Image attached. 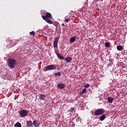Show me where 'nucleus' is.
<instances>
[{"label": "nucleus", "instance_id": "nucleus-1", "mask_svg": "<svg viewBox=\"0 0 127 127\" xmlns=\"http://www.w3.org/2000/svg\"><path fill=\"white\" fill-rule=\"evenodd\" d=\"M8 67L13 69L15 68V65H16V61L13 59H8Z\"/></svg>", "mask_w": 127, "mask_h": 127}, {"label": "nucleus", "instance_id": "nucleus-2", "mask_svg": "<svg viewBox=\"0 0 127 127\" xmlns=\"http://www.w3.org/2000/svg\"><path fill=\"white\" fill-rule=\"evenodd\" d=\"M28 113H29V111L23 109L19 112V114L21 118H25V117H27Z\"/></svg>", "mask_w": 127, "mask_h": 127}, {"label": "nucleus", "instance_id": "nucleus-3", "mask_svg": "<svg viewBox=\"0 0 127 127\" xmlns=\"http://www.w3.org/2000/svg\"><path fill=\"white\" fill-rule=\"evenodd\" d=\"M56 69V66L54 64H51L47 66L43 69L44 72H47V71H50V70H55Z\"/></svg>", "mask_w": 127, "mask_h": 127}, {"label": "nucleus", "instance_id": "nucleus-4", "mask_svg": "<svg viewBox=\"0 0 127 127\" xmlns=\"http://www.w3.org/2000/svg\"><path fill=\"white\" fill-rule=\"evenodd\" d=\"M106 111L103 109H98L94 112V116H101L103 114H105Z\"/></svg>", "mask_w": 127, "mask_h": 127}, {"label": "nucleus", "instance_id": "nucleus-5", "mask_svg": "<svg viewBox=\"0 0 127 127\" xmlns=\"http://www.w3.org/2000/svg\"><path fill=\"white\" fill-rule=\"evenodd\" d=\"M43 19H48L52 17V15L49 12H47L45 16H42Z\"/></svg>", "mask_w": 127, "mask_h": 127}, {"label": "nucleus", "instance_id": "nucleus-6", "mask_svg": "<svg viewBox=\"0 0 127 127\" xmlns=\"http://www.w3.org/2000/svg\"><path fill=\"white\" fill-rule=\"evenodd\" d=\"M58 41H59V37H56L54 41V48L58 47Z\"/></svg>", "mask_w": 127, "mask_h": 127}, {"label": "nucleus", "instance_id": "nucleus-7", "mask_svg": "<svg viewBox=\"0 0 127 127\" xmlns=\"http://www.w3.org/2000/svg\"><path fill=\"white\" fill-rule=\"evenodd\" d=\"M33 125L34 127H40V123H39V122L37 120H34L33 122Z\"/></svg>", "mask_w": 127, "mask_h": 127}, {"label": "nucleus", "instance_id": "nucleus-8", "mask_svg": "<svg viewBox=\"0 0 127 127\" xmlns=\"http://www.w3.org/2000/svg\"><path fill=\"white\" fill-rule=\"evenodd\" d=\"M65 84L64 83H58L57 84V87L59 88V89H64V88H65Z\"/></svg>", "mask_w": 127, "mask_h": 127}, {"label": "nucleus", "instance_id": "nucleus-9", "mask_svg": "<svg viewBox=\"0 0 127 127\" xmlns=\"http://www.w3.org/2000/svg\"><path fill=\"white\" fill-rule=\"evenodd\" d=\"M40 100H43L44 101L45 100V98H46V96L44 94H40L39 96Z\"/></svg>", "mask_w": 127, "mask_h": 127}, {"label": "nucleus", "instance_id": "nucleus-10", "mask_svg": "<svg viewBox=\"0 0 127 127\" xmlns=\"http://www.w3.org/2000/svg\"><path fill=\"white\" fill-rule=\"evenodd\" d=\"M106 119V115H102L101 117L99 118V120L101 122H103V121H105Z\"/></svg>", "mask_w": 127, "mask_h": 127}, {"label": "nucleus", "instance_id": "nucleus-11", "mask_svg": "<svg viewBox=\"0 0 127 127\" xmlns=\"http://www.w3.org/2000/svg\"><path fill=\"white\" fill-rule=\"evenodd\" d=\"M107 100L108 103H112L114 102V98L109 96L108 97Z\"/></svg>", "mask_w": 127, "mask_h": 127}, {"label": "nucleus", "instance_id": "nucleus-12", "mask_svg": "<svg viewBox=\"0 0 127 127\" xmlns=\"http://www.w3.org/2000/svg\"><path fill=\"white\" fill-rule=\"evenodd\" d=\"M57 56L59 59L61 60H64V57H63L60 53L57 54Z\"/></svg>", "mask_w": 127, "mask_h": 127}, {"label": "nucleus", "instance_id": "nucleus-13", "mask_svg": "<svg viewBox=\"0 0 127 127\" xmlns=\"http://www.w3.org/2000/svg\"><path fill=\"white\" fill-rule=\"evenodd\" d=\"M32 126V122L28 121L26 122V126L28 127H30Z\"/></svg>", "mask_w": 127, "mask_h": 127}, {"label": "nucleus", "instance_id": "nucleus-14", "mask_svg": "<svg viewBox=\"0 0 127 127\" xmlns=\"http://www.w3.org/2000/svg\"><path fill=\"white\" fill-rule=\"evenodd\" d=\"M44 20H45V21L48 23H49V24H53V21H51V20L49 19V18L44 19Z\"/></svg>", "mask_w": 127, "mask_h": 127}, {"label": "nucleus", "instance_id": "nucleus-15", "mask_svg": "<svg viewBox=\"0 0 127 127\" xmlns=\"http://www.w3.org/2000/svg\"><path fill=\"white\" fill-rule=\"evenodd\" d=\"M75 40H76V37H75L74 36L71 37L69 39V41H70V42H71V43L75 42Z\"/></svg>", "mask_w": 127, "mask_h": 127}, {"label": "nucleus", "instance_id": "nucleus-16", "mask_svg": "<svg viewBox=\"0 0 127 127\" xmlns=\"http://www.w3.org/2000/svg\"><path fill=\"white\" fill-rule=\"evenodd\" d=\"M65 61L69 63V62H71V61H72V58L67 57L66 58H65Z\"/></svg>", "mask_w": 127, "mask_h": 127}, {"label": "nucleus", "instance_id": "nucleus-17", "mask_svg": "<svg viewBox=\"0 0 127 127\" xmlns=\"http://www.w3.org/2000/svg\"><path fill=\"white\" fill-rule=\"evenodd\" d=\"M61 74H62V72L60 71L59 72H55L54 73L55 77H57V76H59L60 77L61 76Z\"/></svg>", "mask_w": 127, "mask_h": 127}, {"label": "nucleus", "instance_id": "nucleus-18", "mask_svg": "<svg viewBox=\"0 0 127 127\" xmlns=\"http://www.w3.org/2000/svg\"><path fill=\"white\" fill-rule=\"evenodd\" d=\"M117 49L118 51H122L123 50V47L121 45L117 46Z\"/></svg>", "mask_w": 127, "mask_h": 127}, {"label": "nucleus", "instance_id": "nucleus-19", "mask_svg": "<svg viewBox=\"0 0 127 127\" xmlns=\"http://www.w3.org/2000/svg\"><path fill=\"white\" fill-rule=\"evenodd\" d=\"M14 126V127H21V124L20 123H17Z\"/></svg>", "mask_w": 127, "mask_h": 127}, {"label": "nucleus", "instance_id": "nucleus-20", "mask_svg": "<svg viewBox=\"0 0 127 127\" xmlns=\"http://www.w3.org/2000/svg\"><path fill=\"white\" fill-rule=\"evenodd\" d=\"M87 92V89L86 88H83L82 89V90L81 92H80L81 95H83V94H85Z\"/></svg>", "mask_w": 127, "mask_h": 127}, {"label": "nucleus", "instance_id": "nucleus-21", "mask_svg": "<svg viewBox=\"0 0 127 127\" xmlns=\"http://www.w3.org/2000/svg\"><path fill=\"white\" fill-rule=\"evenodd\" d=\"M105 47H107V48H108V47H110V42H107L105 43Z\"/></svg>", "mask_w": 127, "mask_h": 127}, {"label": "nucleus", "instance_id": "nucleus-22", "mask_svg": "<svg viewBox=\"0 0 127 127\" xmlns=\"http://www.w3.org/2000/svg\"><path fill=\"white\" fill-rule=\"evenodd\" d=\"M74 110H75L74 108H71L69 110V112H70V113H73V112L74 111Z\"/></svg>", "mask_w": 127, "mask_h": 127}, {"label": "nucleus", "instance_id": "nucleus-23", "mask_svg": "<svg viewBox=\"0 0 127 127\" xmlns=\"http://www.w3.org/2000/svg\"><path fill=\"white\" fill-rule=\"evenodd\" d=\"M89 87H90V84L89 83H86L85 85H84V87L85 89H86V88H89Z\"/></svg>", "mask_w": 127, "mask_h": 127}, {"label": "nucleus", "instance_id": "nucleus-24", "mask_svg": "<svg viewBox=\"0 0 127 127\" xmlns=\"http://www.w3.org/2000/svg\"><path fill=\"white\" fill-rule=\"evenodd\" d=\"M30 34L31 35H33V36H34V35H35V32L34 31H31V32H30Z\"/></svg>", "mask_w": 127, "mask_h": 127}, {"label": "nucleus", "instance_id": "nucleus-25", "mask_svg": "<svg viewBox=\"0 0 127 127\" xmlns=\"http://www.w3.org/2000/svg\"><path fill=\"white\" fill-rule=\"evenodd\" d=\"M64 18H65V19H64V21L65 22H69V21H70V19H69V18H66V17H64Z\"/></svg>", "mask_w": 127, "mask_h": 127}, {"label": "nucleus", "instance_id": "nucleus-26", "mask_svg": "<svg viewBox=\"0 0 127 127\" xmlns=\"http://www.w3.org/2000/svg\"><path fill=\"white\" fill-rule=\"evenodd\" d=\"M64 25H65V24H64V23H62V26H64Z\"/></svg>", "mask_w": 127, "mask_h": 127}]
</instances>
